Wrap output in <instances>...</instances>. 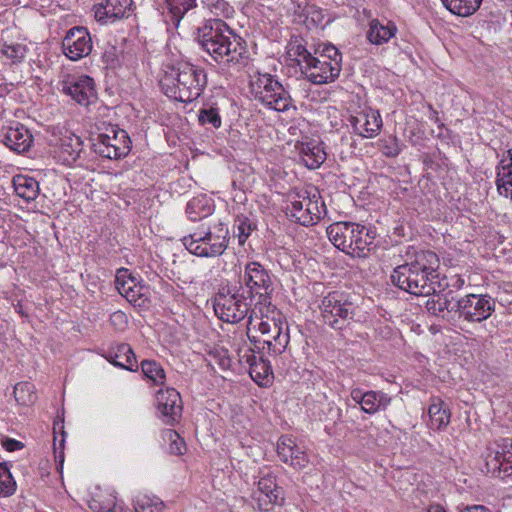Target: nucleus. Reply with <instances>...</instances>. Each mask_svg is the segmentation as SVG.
<instances>
[{"mask_svg":"<svg viewBox=\"0 0 512 512\" xmlns=\"http://www.w3.org/2000/svg\"><path fill=\"white\" fill-rule=\"evenodd\" d=\"M197 41L216 62L245 66L249 55L241 37L221 19H209L197 29Z\"/></svg>","mask_w":512,"mask_h":512,"instance_id":"1","label":"nucleus"},{"mask_svg":"<svg viewBox=\"0 0 512 512\" xmlns=\"http://www.w3.org/2000/svg\"><path fill=\"white\" fill-rule=\"evenodd\" d=\"M439 258L427 250L416 251L392 272L391 282L401 290L416 296L429 295L438 283Z\"/></svg>","mask_w":512,"mask_h":512,"instance_id":"2","label":"nucleus"},{"mask_svg":"<svg viewBox=\"0 0 512 512\" xmlns=\"http://www.w3.org/2000/svg\"><path fill=\"white\" fill-rule=\"evenodd\" d=\"M252 331H258L266 336L263 344L267 345L268 351L274 355L282 354L289 344L288 325L281 312L271 303L253 307L248 318L247 333L249 339L256 342L255 336H250Z\"/></svg>","mask_w":512,"mask_h":512,"instance_id":"3","label":"nucleus"},{"mask_svg":"<svg viewBox=\"0 0 512 512\" xmlns=\"http://www.w3.org/2000/svg\"><path fill=\"white\" fill-rule=\"evenodd\" d=\"M191 253L201 257L220 256L228 245V228L220 220L202 222L182 239Z\"/></svg>","mask_w":512,"mask_h":512,"instance_id":"4","label":"nucleus"},{"mask_svg":"<svg viewBox=\"0 0 512 512\" xmlns=\"http://www.w3.org/2000/svg\"><path fill=\"white\" fill-rule=\"evenodd\" d=\"M327 235L333 245L348 255L363 257L370 251L375 231L353 222H335L328 226Z\"/></svg>","mask_w":512,"mask_h":512,"instance_id":"5","label":"nucleus"},{"mask_svg":"<svg viewBox=\"0 0 512 512\" xmlns=\"http://www.w3.org/2000/svg\"><path fill=\"white\" fill-rule=\"evenodd\" d=\"M94 128L97 136L93 140V148L99 156L112 160L129 153L131 141L125 130L107 121H98Z\"/></svg>","mask_w":512,"mask_h":512,"instance_id":"6","label":"nucleus"},{"mask_svg":"<svg viewBox=\"0 0 512 512\" xmlns=\"http://www.w3.org/2000/svg\"><path fill=\"white\" fill-rule=\"evenodd\" d=\"M342 55L332 44H320L314 51L313 61L305 73L311 82L323 84L333 81L341 71Z\"/></svg>","mask_w":512,"mask_h":512,"instance_id":"7","label":"nucleus"},{"mask_svg":"<svg viewBox=\"0 0 512 512\" xmlns=\"http://www.w3.org/2000/svg\"><path fill=\"white\" fill-rule=\"evenodd\" d=\"M252 301L240 288H222L215 295L213 308L216 316L227 323H238L251 313Z\"/></svg>","mask_w":512,"mask_h":512,"instance_id":"8","label":"nucleus"},{"mask_svg":"<svg viewBox=\"0 0 512 512\" xmlns=\"http://www.w3.org/2000/svg\"><path fill=\"white\" fill-rule=\"evenodd\" d=\"M323 212L325 204L316 190H305L289 195L286 215L293 221L303 226L314 225L320 221Z\"/></svg>","mask_w":512,"mask_h":512,"instance_id":"9","label":"nucleus"},{"mask_svg":"<svg viewBox=\"0 0 512 512\" xmlns=\"http://www.w3.org/2000/svg\"><path fill=\"white\" fill-rule=\"evenodd\" d=\"M319 308L324 323L335 330L346 327L353 319L356 309L349 295L340 291L326 295Z\"/></svg>","mask_w":512,"mask_h":512,"instance_id":"10","label":"nucleus"},{"mask_svg":"<svg viewBox=\"0 0 512 512\" xmlns=\"http://www.w3.org/2000/svg\"><path fill=\"white\" fill-rule=\"evenodd\" d=\"M283 502L284 494L277 483V476L270 470L260 471L256 488L252 490L250 495V503L253 509L259 512H269Z\"/></svg>","mask_w":512,"mask_h":512,"instance_id":"11","label":"nucleus"},{"mask_svg":"<svg viewBox=\"0 0 512 512\" xmlns=\"http://www.w3.org/2000/svg\"><path fill=\"white\" fill-rule=\"evenodd\" d=\"M244 286L239 288L253 300L254 295L259 296L255 305L270 303V295L273 292V283L268 271L258 262H250L245 266L242 277Z\"/></svg>","mask_w":512,"mask_h":512,"instance_id":"12","label":"nucleus"},{"mask_svg":"<svg viewBox=\"0 0 512 512\" xmlns=\"http://www.w3.org/2000/svg\"><path fill=\"white\" fill-rule=\"evenodd\" d=\"M486 473L504 479L512 476V438L496 441L485 455Z\"/></svg>","mask_w":512,"mask_h":512,"instance_id":"13","label":"nucleus"},{"mask_svg":"<svg viewBox=\"0 0 512 512\" xmlns=\"http://www.w3.org/2000/svg\"><path fill=\"white\" fill-rule=\"evenodd\" d=\"M495 310V300L487 294H467L458 299L457 313L468 322L480 323Z\"/></svg>","mask_w":512,"mask_h":512,"instance_id":"14","label":"nucleus"},{"mask_svg":"<svg viewBox=\"0 0 512 512\" xmlns=\"http://www.w3.org/2000/svg\"><path fill=\"white\" fill-rule=\"evenodd\" d=\"M115 284L118 292L135 307L144 308L149 304L148 288L142 285L137 277L120 269L116 274Z\"/></svg>","mask_w":512,"mask_h":512,"instance_id":"15","label":"nucleus"},{"mask_svg":"<svg viewBox=\"0 0 512 512\" xmlns=\"http://www.w3.org/2000/svg\"><path fill=\"white\" fill-rule=\"evenodd\" d=\"M64 55L72 61L88 56L93 48L90 33L85 27L71 28L62 41Z\"/></svg>","mask_w":512,"mask_h":512,"instance_id":"16","label":"nucleus"},{"mask_svg":"<svg viewBox=\"0 0 512 512\" xmlns=\"http://www.w3.org/2000/svg\"><path fill=\"white\" fill-rule=\"evenodd\" d=\"M156 404L165 424L174 425L179 422L183 407L180 393L177 390L166 388L165 390L158 391L156 394Z\"/></svg>","mask_w":512,"mask_h":512,"instance_id":"17","label":"nucleus"},{"mask_svg":"<svg viewBox=\"0 0 512 512\" xmlns=\"http://www.w3.org/2000/svg\"><path fill=\"white\" fill-rule=\"evenodd\" d=\"M0 138L5 146L17 153L28 151L33 143L32 134L20 123L3 127Z\"/></svg>","mask_w":512,"mask_h":512,"instance_id":"18","label":"nucleus"},{"mask_svg":"<svg viewBox=\"0 0 512 512\" xmlns=\"http://www.w3.org/2000/svg\"><path fill=\"white\" fill-rule=\"evenodd\" d=\"M426 296L429 298L425 302V307L430 314L446 319L451 312H457L458 299L451 289L437 291L435 288L433 293Z\"/></svg>","mask_w":512,"mask_h":512,"instance_id":"19","label":"nucleus"},{"mask_svg":"<svg viewBox=\"0 0 512 512\" xmlns=\"http://www.w3.org/2000/svg\"><path fill=\"white\" fill-rule=\"evenodd\" d=\"M350 123L354 131L363 138L377 136L382 128V118L378 110L365 109L356 116H351Z\"/></svg>","mask_w":512,"mask_h":512,"instance_id":"20","label":"nucleus"},{"mask_svg":"<svg viewBox=\"0 0 512 512\" xmlns=\"http://www.w3.org/2000/svg\"><path fill=\"white\" fill-rule=\"evenodd\" d=\"M249 88L254 96H283L286 92L274 76L259 72L250 76Z\"/></svg>","mask_w":512,"mask_h":512,"instance_id":"21","label":"nucleus"},{"mask_svg":"<svg viewBox=\"0 0 512 512\" xmlns=\"http://www.w3.org/2000/svg\"><path fill=\"white\" fill-rule=\"evenodd\" d=\"M496 187L499 195L512 199V148L502 154L496 166Z\"/></svg>","mask_w":512,"mask_h":512,"instance_id":"22","label":"nucleus"},{"mask_svg":"<svg viewBox=\"0 0 512 512\" xmlns=\"http://www.w3.org/2000/svg\"><path fill=\"white\" fill-rule=\"evenodd\" d=\"M105 358L116 367L128 371H136L138 368L137 359L131 346L127 343L112 345L106 352Z\"/></svg>","mask_w":512,"mask_h":512,"instance_id":"23","label":"nucleus"},{"mask_svg":"<svg viewBox=\"0 0 512 512\" xmlns=\"http://www.w3.org/2000/svg\"><path fill=\"white\" fill-rule=\"evenodd\" d=\"M61 91L69 96H95V81L88 75H72L63 81Z\"/></svg>","mask_w":512,"mask_h":512,"instance_id":"24","label":"nucleus"},{"mask_svg":"<svg viewBox=\"0 0 512 512\" xmlns=\"http://www.w3.org/2000/svg\"><path fill=\"white\" fill-rule=\"evenodd\" d=\"M298 446L294 440L288 436H282L277 442V453L280 460L294 469H303L309 463V458L304 456L292 457V451H296Z\"/></svg>","mask_w":512,"mask_h":512,"instance_id":"25","label":"nucleus"},{"mask_svg":"<svg viewBox=\"0 0 512 512\" xmlns=\"http://www.w3.org/2000/svg\"><path fill=\"white\" fill-rule=\"evenodd\" d=\"M243 358H245L246 363L249 365L251 378L259 385L267 384L273 374L270 362L254 353L244 355Z\"/></svg>","mask_w":512,"mask_h":512,"instance_id":"26","label":"nucleus"},{"mask_svg":"<svg viewBox=\"0 0 512 512\" xmlns=\"http://www.w3.org/2000/svg\"><path fill=\"white\" fill-rule=\"evenodd\" d=\"M296 147L309 169L318 168L326 159L323 147L315 141L301 142Z\"/></svg>","mask_w":512,"mask_h":512,"instance_id":"27","label":"nucleus"},{"mask_svg":"<svg viewBox=\"0 0 512 512\" xmlns=\"http://www.w3.org/2000/svg\"><path fill=\"white\" fill-rule=\"evenodd\" d=\"M396 31L397 28L394 23L390 21L384 23L378 19H373L370 22L367 38L372 44L381 45L394 37Z\"/></svg>","mask_w":512,"mask_h":512,"instance_id":"28","label":"nucleus"},{"mask_svg":"<svg viewBox=\"0 0 512 512\" xmlns=\"http://www.w3.org/2000/svg\"><path fill=\"white\" fill-rule=\"evenodd\" d=\"M16 194L26 202L34 201L40 192L39 183L32 177L17 175L13 178Z\"/></svg>","mask_w":512,"mask_h":512,"instance_id":"29","label":"nucleus"},{"mask_svg":"<svg viewBox=\"0 0 512 512\" xmlns=\"http://www.w3.org/2000/svg\"><path fill=\"white\" fill-rule=\"evenodd\" d=\"M213 205L205 195L192 198L186 206V213L191 221H202L211 215Z\"/></svg>","mask_w":512,"mask_h":512,"instance_id":"30","label":"nucleus"},{"mask_svg":"<svg viewBox=\"0 0 512 512\" xmlns=\"http://www.w3.org/2000/svg\"><path fill=\"white\" fill-rule=\"evenodd\" d=\"M428 415L432 429L441 430L450 423V411L439 398L432 400L428 409Z\"/></svg>","mask_w":512,"mask_h":512,"instance_id":"31","label":"nucleus"},{"mask_svg":"<svg viewBox=\"0 0 512 512\" xmlns=\"http://www.w3.org/2000/svg\"><path fill=\"white\" fill-rule=\"evenodd\" d=\"M117 497L113 490H102L97 488L88 501L89 508L95 512H108L113 509Z\"/></svg>","mask_w":512,"mask_h":512,"instance_id":"32","label":"nucleus"},{"mask_svg":"<svg viewBox=\"0 0 512 512\" xmlns=\"http://www.w3.org/2000/svg\"><path fill=\"white\" fill-rule=\"evenodd\" d=\"M391 397L383 391H367L366 399L361 410L367 414L385 411L391 404Z\"/></svg>","mask_w":512,"mask_h":512,"instance_id":"33","label":"nucleus"},{"mask_svg":"<svg viewBox=\"0 0 512 512\" xmlns=\"http://www.w3.org/2000/svg\"><path fill=\"white\" fill-rule=\"evenodd\" d=\"M287 56L304 70H306L307 66L314 58V55H312L302 43V39L298 38L289 42L287 46Z\"/></svg>","mask_w":512,"mask_h":512,"instance_id":"34","label":"nucleus"},{"mask_svg":"<svg viewBox=\"0 0 512 512\" xmlns=\"http://www.w3.org/2000/svg\"><path fill=\"white\" fill-rule=\"evenodd\" d=\"M443 5L453 14L466 17L472 15L482 0H441Z\"/></svg>","mask_w":512,"mask_h":512,"instance_id":"35","label":"nucleus"},{"mask_svg":"<svg viewBox=\"0 0 512 512\" xmlns=\"http://www.w3.org/2000/svg\"><path fill=\"white\" fill-rule=\"evenodd\" d=\"M164 2L172 22L176 25L189 10L197 5V0H164Z\"/></svg>","mask_w":512,"mask_h":512,"instance_id":"36","label":"nucleus"},{"mask_svg":"<svg viewBox=\"0 0 512 512\" xmlns=\"http://www.w3.org/2000/svg\"><path fill=\"white\" fill-rule=\"evenodd\" d=\"M135 512H163L164 502L154 495L139 494L134 500Z\"/></svg>","mask_w":512,"mask_h":512,"instance_id":"37","label":"nucleus"},{"mask_svg":"<svg viewBox=\"0 0 512 512\" xmlns=\"http://www.w3.org/2000/svg\"><path fill=\"white\" fill-rule=\"evenodd\" d=\"M13 394L17 403L23 406L31 405L37 399L35 386L30 382L17 383L14 386Z\"/></svg>","mask_w":512,"mask_h":512,"instance_id":"38","label":"nucleus"},{"mask_svg":"<svg viewBox=\"0 0 512 512\" xmlns=\"http://www.w3.org/2000/svg\"><path fill=\"white\" fill-rule=\"evenodd\" d=\"M141 370L146 378L156 385H162L165 382V371L163 367L154 360H143Z\"/></svg>","mask_w":512,"mask_h":512,"instance_id":"39","label":"nucleus"},{"mask_svg":"<svg viewBox=\"0 0 512 512\" xmlns=\"http://www.w3.org/2000/svg\"><path fill=\"white\" fill-rule=\"evenodd\" d=\"M162 438L169 441V453L172 455H182L186 451V444L180 435L173 429L162 431Z\"/></svg>","mask_w":512,"mask_h":512,"instance_id":"40","label":"nucleus"},{"mask_svg":"<svg viewBox=\"0 0 512 512\" xmlns=\"http://www.w3.org/2000/svg\"><path fill=\"white\" fill-rule=\"evenodd\" d=\"M106 3L114 21L128 17L132 11V0H107Z\"/></svg>","mask_w":512,"mask_h":512,"instance_id":"41","label":"nucleus"},{"mask_svg":"<svg viewBox=\"0 0 512 512\" xmlns=\"http://www.w3.org/2000/svg\"><path fill=\"white\" fill-rule=\"evenodd\" d=\"M256 228V224L251 221L248 217L243 215L237 216L235 219V233L238 237V242L240 245H243L251 232Z\"/></svg>","mask_w":512,"mask_h":512,"instance_id":"42","label":"nucleus"},{"mask_svg":"<svg viewBox=\"0 0 512 512\" xmlns=\"http://www.w3.org/2000/svg\"><path fill=\"white\" fill-rule=\"evenodd\" d=\"M82 141L80 137L71 135L61 139L60 149L71 160H76L81 152Z\"/></svg>","mask_w":512,"mask_h":512,"instance_id":"43","label":"nucleus"},{"mask_svg":"<svg viewBox=\"0 0 512 512\" xmlns=\"http://www.w3.org/2000/svg\"><path fill=\"white\" fill-rule=\"evenodd\" d=\"M16 483L8 468L0 464V495L7 497L14 493Z\"/></svg>","mask_w":512,"mask_h":512,"instance_id":"44","label":"nucleus"},{"mask_svg":"<svg viewBox=\"0 0 512 512\" xmlns=\"http://www.w3.org/2000/svg\"><path fill=\"white\" fill-rule=\"evenodd\" d=\"M261 100L264 106L269 109H273L278 112H287L290 109L295 110V107L292 106L291 100L292 98H258Z\"/></svg>","mask_w":512,"mask_h":512,"instance_id":"45","label":"nucleus"},{"mask_svg":"<svg viewBox=\"0 0 512 512\" xmlns=\"http://www.w3.org/2000/svg\"><path fill=\"white\" fill-rule=\"evenodd\" d=\"M78 104L85 105L89 107L90 105H94L97 108V115H96V122L98 121H105L104 118H108L110 114L113 112L112 109L106 105H104L102 102H98V98H95V101L90 102L88 101L89 98H76Z\"/></svg>","mask_w":512,"mask_h":512,"instance_id":"46","label":"nucleus"},{"mask_svg":"<svg viewBox=\"0 0 512 512\" xmlns=\"http://www.w3.org/2000/svg\"><path fill=\"white\" fill-rule=\"evenodd\" d=\"M198 120L200 124H211L214 128L221 126V117L216 108L201 109L199 111Z\"/></svg>","mask_w":512,"mask_h":512,"instance_id":"47","label":"nucleus"},{"mask_svg":"<svg viewBox=\"0 0 512 512\" xmlns=\"http://www.w3.org/2000/svg\"><path fill=\"white\" fill-rule=\"evenodd\" d=\"M2 53L7 59H10L13 63H16L24 59L26 49L23 45L20 44L4 45L2 48Z\"/></svg>","mask_w":512,"mask_h":512,"instance_id":"48","label":"nucleus"},{"mask_svg":"<svg viewBox=\"0 0 512 512\" xmlns=\"http://www.w3.org/2000/svg\"><path fill=\"white\" fill-rule=\"evenodd\" d=\"M284 7L288 13L302 18L307 14L308 0H287Z\"/></svg>","mask_w":512,"mask_h":512,"instance_id":"49","label":"nucleus"},{"mask_svg":"<svg viewBox=\"0 0 512 512\" xmlns=\"http://www.w3.org/2000/svg\"><path fill=\"white\" fill-rule=\"evenodd\" d=\"M380 151L387 157H396L401 152V148L398 144L396 137H389L380 141Z\"/></svg>","mask_w":512,"mask_h":512,"instance_id":"50","label":"nucleus"},{"mask_svg":"<svg viewBox=\"0 0 512 512\" xmlns=\"http://www.w3.org/2000/svg\"><path fill=\"white\" fill-rule=\"evenodd\" d=\"M159 84L165 96H171L170 94H176L177 92L179 94L183 93L179 84L175 83V79L172 76H164L160 79Z\"/></svg>","mask_w":512,"mask_h":512,"instance_id":"51","label":"nucleus"},{"mask_svg":"<svg viewBox=\"0 0 512 512\" xmlns=\"http://www.w3.org/2000/svg\"><path fill=\"white\" fill-rule=\"evenodd\" d=\"M211 361L218 364L222 370H227L231 366V359L227 354V350H215L210 353Z\"/></svg>","mask_w":512,"mask_h":512,"instance_id":"52","label":"nucleus"},{"mask_svg":"<svg viewBox=\"0 0 512 512\" xmlns=\"http://www.w3.org/2000/svg\"><path fill=\"white\" fill-rule=\"evenodd\" d=\"M110 324L117 331H124L128 326V317L123 311H115L110 315Z\"/></svg>","mask_w":512,"mask_h":512,"instance_id":"53","label":"nucleus"},{"mask_svg":"<svg viewBox=\"0 0 512 512\" xmlns=\"http://www.w3.org/2000/svg\"><path fill=\"white\" fill-rule=\"evenodd\" d=\"M211 11L216 16L228 15L231 10L229 4L224 0H205Z\"/></svg>","mask_w":512,"mask_h":512,"instance_id":"54","label":"nucleus"},{"mask_svg":"<svg viewBox=\"0 0 512 512\" xmlns=\"http://www.w3.org/2000/svg\"><path fill=\"white\" fill-rule=\"evenodd\" d=\"M94 16L98 22L101 23H107L114 21L112 19V15L110 14V11H108V5L105 2V4H99L94 6Z\"/></svg>","mask_w":512,"mask_h":512,"instance_id":"55","label":"nucleus"},{"mask_svg":"<svg viewBox=\"0 0 512 512\" xmlns=\"http://www.w3.org/2000/svg\"><path fill=\"white\" fill-rule=\"evenodd\" d=\"M2 446L9 452H12V451H16V450H20L23 448V443L18 441V440H15V439H12V438H6L3 442H2Z\"/></svg>","mask_w":512,"mask_h":512,"instance_id":"56","label":"nucleus"},{"mask_svg":"<svg viewBox=\"0 0 512 512\" xmlns=\"http://www.w3.org/2000/svg\"><path fill=\"white\" fill-rule=\"evenodd\" d=\"M367 391H363L362 389L355 388L351 391V398L352 400L359 404L361 407L366 399Z\"/></svg>","mask_w":512,"mask_h":512,"instance_id":"57","label":"nucleus"},{"mask_svg":"<svg viewBox=\"0 0 512 512\" xmlns=\"http://www.w3.org/2000/svg\"><path fill=\"white\" fill-rule=\"evenodd\" d=\"M63 442H64V439H61L60 441V447H56V444L54 443V454H55V461L57 463H59L60 465V468H62L63 466V463H64V452H63Z\"/></svg>","mask_w":512,"mask_h":512,"instance_id":"58","label":"nucleus"},{"mask_svg":"<svg viewBox=\"0 0 512 512\" xmlns=\"http://www.w3.org/2000/svg\"><path fill=\"white\" fill-rule=\"evenodd\" d=\"M460 512H491L487 507L483 505L467 506Z\"/></svg>","mask_w":512,"mask_h":512,"instance_id":"59","label":"nucleus"},{"mask_svg":"<svg viewBox=\"0 0 512 512\" xmlns=\"http://www.w3.org/2000/svg\"><path fill=\"white\" fill-rule=\"evenodd\" d=\"M452 283L450 284L451 287L456 289H461L465 283L464 279L460 276H455L451 279Z\"/></svg>","mask_w":512,"mask_h":512,"instance_id":"60","label":"nucleus"},{"mask_svg":"<svg viewBox=\"0 0 512 512\" xmlns=\"http://www.w3.org/2000/svg\"><path fill=\"white\" fill-rule=\"evenodd\" d=\"M108 512H127L124 507L118 503V501L116 502L115 506L113 509L109 510Z\"/></svg>","mask_w":512,"mask_h":512,"instance_id":"61","label":"nucleus"},{"mask_svg":"<svg viewBox=\"0 0 512 512\" xmlns=\"http://www.w3.org/2000/svg\"><path fill=\"white\" fill-rule=\"evenodd\" d=\"M426 512H446L441 506H431Z\"/></svg>","mask_w":512,"mask_h":512,"instance_id":"62","label":"nucleus"},{"mask_svg":"<svg viewBox=\"0 0 512 512\" xmlns=\"http://www.w3.org/2000/svg\"><path fill=\"white\" fill-rule=\"evenodd\" d=\"M304 456V457H308L307 454L302 451L299 447L296 449V451H292V457L294 458L295 456Z\"/></svg>","mask_w":512,"mask_h":512,"instance_id":"63","label":"nucleus"},{"mask_svg":"<svg viewBox=\"0 0 512 512\" xmlns=\"http://www.w3.org/2000/svg\"><path fill=\"white\" fill-rule=\"evenodd\" d=\"M176 100L182 102V103H188V102H191L192 99L191 98H183V97H180V98H175Z\"/></svg>","mask_w":512,"mask_h":512,"instance_id":"64","label":"nucleus"}]
</instances>
